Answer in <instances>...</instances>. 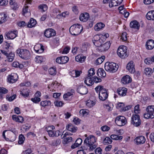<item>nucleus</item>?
Returning <instances> with one entry per match:
<instances>
[{
	"mask_svg": "<svg viewBox=\"0 0 154 154\" xmlns=\"http://www.w3.org/2000/svg\"><path fill=\"white\" fill-rule=\"evenodd\" d=\"M93 83L94 82L96 83H98L101 82V79L100 78L97 77L96 76H94L93 77Z\"/></svg>",
	"mask_w": 154,
	"mask_h": 154,
	"instance_id": "nucleus-51",
	"label": "nucleus"
},
{
	"mask_svg": "<svg viewBox=\"0 0 154 154\" xmlns=\"http://www.w3.org/2000/svg\"><path fill=\"white\" fill-rule=\"evenodd\" d=\"M97 140V138L94 136L91 135L85 140L84 143L89 148L90 150H93L97 146V144L96 143Z\"/></svg>",
	"mask_w": 154,
	"mask_h": 154,
	"instance_id": "nucleus-1",
	"label": "nucleus"
},
{
	"mask_svg": "<svg viewBox=\"0 0 154 154\" xmlns=\"http://www.w3.org/2000/svg\"><path fill=\"white\" fill-rule=\"evenodd\" d=\"M100 38V37L98 35H94L93 37L94 40L93 41L94 43H96V42L99 40Z\"/></svg>",
	"mask_w": 154,
	"mask_h": 154,
	"instance_id": "nucleus-58",
	"label": "nucleus"
},
{
	"mask_svg": "<svg viewBox=\"0 0 154 154\" xmlns=\"http://www.w3.org/2000/svg\"><path fill=\"white\" fill-rule=\"evenodd\" d=\"M48 72L51 75H56L57 72L55 68L52 67L49 69Z\"/></svg>",
	"mask_w": 154,
	"mask_h": 154,
	"instance_id": "nucleus-41",
	"label": "nucleus"
},
{
	"mask_svg": "<svg viewBox=\"0 0 154 154\" xmlns=\"http://www.w3.org/2000/svg\"><path fill=\"white\" fill-rule=\"evenodd\" d=\"M8 1L7 0H0V5L4 6L7 5Z\"/></svg>",
	"mask_w": 154,
	"mask_h": 154,
	"instance_id": "nucleus-61",
	"label": "nucleus"
},
{
	"mask_svg": "<svg viewBox=\"0 0 154 154\" xmlns=\"http://www.w3.org/2000/svg\"><path fill=\"white\" fill-rule=\"evenodd\" d=\"M35 61L38 63H41L42 61V57L39 56H37L35 58Z\"/></svg>",
	"mask_w": 154,
	"mask_h": 154,
	"instance_id": "nucleus-59",
	"label": "nucleus"
},
{
	"mask_svg": "<svg viewBox=\"0 0 154 154\" xmlns=\"http://www.w3.org/2000/svg\"><path fill=\"white\" fill-rule=\"evenodd\" d=\"M127 51V48L126 46H120L117 49V54L120 58L124 59L128 56Z\"/></svg>",
	"mask_w": 154,
	"mask_h": 154,
	"instance_id": "nucleus-5",
	"label": "nucleus"
},
{
	"mask_svg": "<svg viewBox=\"0 0 154 154\" xmlns=\"http://www.w3.org/2000/svg\"><path fill=\"white\" fill-rule=\"evenodd\" d=\"M126 68L128 71L131 73H134L135 71L134 63L130 61L127 64Z\"/></svg>",
	"mask_w": 154,
	"mask_h": 154,
	"instance_id": "nucleus-15",
	"label": "nucleus"
},
{
	"mask_svg": "<svg viewBox=\"0 0 154 154\" xmlns=\"http://www.w3.org/2000/svg\"><path fill=\"white\" fill-rule=\"evenodd\" d=\"M130 26L131 28L138 29L139 28L140 25L139 23L137 21L134 20L131 22Z\"/></svg>",
	"mask_w": 154,
	"mask_h": 154,
	"instance_id": "nucleus-21",
	"label": "nucleus"
},
{
	"mask_svg": "<svg viewBox=\"0 0 154 154\" xmlns=\"http://www.w3.org/2000/svg\"><path fill=\"white\" fill-rule=\"evenodd\" d=\"M131 123L136 127L139 126L141 124V121L139 115H133L131 117Z\"/></svg>",
	"mask_w": 154,
	"mask_h": 154,
	"instance_id": "nucleus-10",
	"label": "nucleus"
},
{
	"mask_svg": "<svg viewBox=\"0 0 154 154\" xmlns=\"http://www.w3.org/2000/svg\"><path fill=\"white\" fill-rule=\"evenodd\" d=\"M121 39H122V40L123 41H127V38L126 32H124L122 33Z\"/></svg>",
	"mask_w": 154,
	"mask_h": 154,
	"instance_id": "nucleus-50",
	"label": "nucleus"
},
{
	"mask_svg": "<svg viewBox=\"0 0 154 154\" xmlns=\"http://www.w3.org/2000/svg\"><path fill=\"white\" fill-rule=\"evenodd\" d=\"M18 77V76L16 73L11 74L8 78V81L9 83H14L17 81Z\"/></svg>",
	"mask_w": 154,
	"mask_h": 154,
	"instance_id": "nucleus-13",
	"label": "nucleus"
},
{
	"mask_svg": "<svg viewBox=\"0 0 154 154\" xmlns=\"http://www.w3.org/2000/svg\"><path fill=\"white\" fill-rule=\"evenodd\" d=\"M105 26L104 24L100 22L98 23L94 27L95 30L96 31H99L103 28Z\"/></svg>",
	"mask_w": 154,
	"mask_h": 154,
	"instance_id": "nucleus-30",
	"label": "nucleus"
},
{
	"mask_svg": "<svg viewBox=\"0 0 154 154\" xmlns=\"http://www.w3.org/2000/svg\"><path fill=\"white\" fill-rule=\"evenodd\" d=\"M95 104L94 102L90 100H88L86 103V105L89 107H91Z\"/></svg>",
	"mask_w": 154,
	"mask_h": 154,
	"instance_id": "nucleus-55",
	"label": "nucleus"
},
{
	"mask_svg": "<svg viewBox=\"0 0 154 154\" xmlns=\"http://www.w3.org/2000/svg\"><path fill=\"white\" fill-rule=\"evenodd\" d=\"M7 16L4 13H2L0 14V24H2L6 20Z\"/></svg>",
	"mask_w": 154,
	"mask_h": 154,
	"instance_id": "nucleus-37",
	"label": "nucleus"
},
{
	"mask_svg": "<svg viewBox=\"0 0 154 154\" xmlns=\"http://www.w3.org/2000/svg\"><path fill=\"white\" fill-rule=\"evenodd\" d=\"M81 71L73 70L70 72L71 75L73 77H77L80 75Z\"/></svg>",
	"mask_w": 154,
	"mask_h": 154,
	"instance_id": "nucleus-35",
	"label": "nucleus"
},
{
	"mask_svg": "<svg viewBox=\"0 0 154 154\" xmlns=\"http://www.w3.org/2000/svg\"><path fill=\"white\" fill-rule=\"evenodd\" d=\"M146 112L144 114V118L146 119L154 117V106L151 105L147 106L146 109Z\"/></svg>",
	"mask_w": 154,
	"mask_h": 154,
	"instance_id": "nucleus-7",
	"label": "nucleus"
},
{
	"mask_svg": "<svg viewBox=\"0 0 154 154\" xmlns=\"http://www.w3.org/2000/svg\"><path fill=\"white\" fill-rule=\"evenodd\" d=\"M31 100L34 103H37L40 101L41 99L39 97H35L34 98H32Z\"/></svg>",
	"mask_w": 154,
	"mask_h": 154,
	"instance_id": "nucleus-56",
	"label": "nucleus"
},
{
	"mask_svg": "<svg viewBox=\"0 0 154 154\" xmlns=\"http://www.w3.org/2000/svg\"><path fill=\"white\" fill-rule=\"evenodd\" d=\"M71 91L72 92H68L64 94L63 97L64 99L67 100V98L73 94L72 93L74 92V90H72Z\"/></svg>",
	"mask_w": 154,
	"mask_h": 154,
	"instance_id": "nucleus-46",
	"label": "nucleus"
},
{
	"mask_svg": "<svg viewBox=\"0 0 154 154\" xmlns=\"http://www.w3.org/2000/svg\"><path fill=\"white\" fill-rule=\"evenodd\" d=\"M144 72L146 75H150L152 73V71L151 69L149 68H146L144 70Z\"/></svg>",
	"mask_w": 154,
	"mask_h": 154,
	"instance_id": "nucleus-44",
	"label": "nucleus"
},
{
	"mask_svg": "<svg viewBox=\"0 0 154 154\" xmlns=\"http://www.w3.org/2000/svg\"><path fill=\"white\" fill-rule=\"evenodd\" d=\"M77 91L81 94H85L88 92V89L84 86H79L77 89Z\"/></svg>",
	"mask_w": 154,
	"mask_h": 154,
	"instance_id": "nucleus-14",
	"label": "nucleus"
},
{
	"mask_svg": "<svg viewBox=\"0 0 154 154\" xmlns=\"http://www.w3.org/2000/svg\"><path fill=\"white\" fill-rule=\"evenodd\" d=\"M82 26L78 24L72 26L69 29V31L72 35H77L79 34L83 30Z\"/></svg>",
	"mask_w": 154,
	"mask_h": 154,
	"instance_id": "nucleus-3",
	"label": "nucleus"
},
{
	"mask_svg": "<svg viewBox=\"0 0 154 154\" xmlns=\"http://www.w3.org/2000/svg\"><path fill=\"white\" fill-rule=\"evenodd\" d=\"M102 151V149L100 147L97 148L95 150V152L96 154H101Z\"/></svg>",
	"mask_w": 154,
	"mask_h": 154,
	"instance_id": "nucleus-63",
	"label": "nucleus"
},
{
	"mask_svg": "<svg viewBox=\"0 0 154 154\" xmlns=\"http://www.w3.org/2000/svg\"><path fill=\"white\" fill-rule=\"evenodd\" d=\"M28 6H25L23 8V14L25 16H28L30 15V11L28 10Z\"/></svg>",
	"mask_w": 154,
	"mask_h": 154,
	"instance_id": "nucleus-36",
	"label": "nucleus"
},
{
	"mask_svg": "<svg viewBox=\"0 0 154 154\" xmlns=\"http://www.w3.org/2000/svg\"><path fill=\"white\" fill-rule=\"evenodd\" d=\"M8 90L7 89L3 87H0V93L5 94L8 92Z\"/></svg>",
	"mask_w": 154,
	"mask_h": 154,
	"instance_id": "nucleus-57",
	"label": "nucleus"
},
{
	"mask_svg": "<svg viewBox=\"0 0 154 154\" xmlns=\"http://www.w3.org/2000/svg\"><path fill=\"white\" fill-rule=\"evenodd\" d=\"M62 64H64L68 62L69 60V57L67 56L61 57Z\"/></svg>",
	"mask_w": 154,
	"mask_h": 154,
	"instance_id": "nucleus-48",
	"label": "nucleus"
},
{
	"mask_svg": "<svg viewBox=\"0 0 154 154\" xmlns=\"http://www.w3.org/2000/svg\"><path fill=\"white\" fill-rule=\"evenodd\" d=\"M36 21L33 18H31L28 22V24H27V26L29 28H32L36 24Z\"/></svg>",
	"mask_w": 154,
	"mask_h": 154,
	"instance_id": "nucleus-28",
	"label": "nucleus"
},
{
	"mask_svg": "<svg viewBox=\"0 0 154 154\" xmlns=\"http://www.w3.org/2000/svg\"><path fill=\"white\" fill-rule=\"evenodd\" d=\"M137 144H141L144 143L146 140L145 137L143 136H140L137 137L135 139Z\"/></svg>",
	"mask_w": 154,
	"mask_h": 154,
	"instance_id": "nucleus-17",
	"label": "nucleus"
},
{
	"mask_svg": "<svg viewBox=\"0 0 154 154\" xmlns=\"http://www.w3.org/2000/svg\"><path fill=\"white\" fill-rule=\"evenodd\" d=\"M2 136L7 141H14L16 138V136L14 133L9 130L4 131L2 133Z\"/></svg>",
	"mask_w": 154,
	"mask_h": 154,
	"instance_id": "nucleus-6",
	"label": "nucleus"
},
{
	"mask_svg": "<svg viewBox=\"0 0 154 154\" xmlns=\"http://www.w3.org/2000/svg\"><path fill=\"white\" fill-rule=\"evenodd\" d=\"M17 53L19 54V56L25 60L29 59L30 57V52L26 49H18L16 51Z\"/></svg>",
	"mask_w": 154,
	"mask_h": 154,
	"instance_id": "nucleus-8",
	"label": "nucleus"
},
{
	"mask_svg": "<svg viewBox=\"0 0 154 154\" xmlns=\"http://www.w3.org/2000/svg\"><path fill=\"white\" fill-rule=\"evenodd\" d=\"M95 90L97 93H99V97L100 100L104 101L107 98L108 94L107 90L103 86H98L95 88Z\"/></svg>",
	"mask_w": 154,
	"mask_h": 154,
	"instance_id": "nucleus-2",
	"label": "nucleus"
},
{
	"mask_svg": "<svg viewBox=\"0 0 154 154\" xmlns=\"http://www.w3.org/2000/svg\"><path fill=\"white\" fill-rule=\"evenodd\" d=\"M84 82L87 85L91 86L93 84V77L88 76L85 78Z\"/></svg>",
	"mask_w": 154,
	"mask_h": 154,
	"instance_id": "nucleus-23",
	"label": "nucleus"
},
{
	"mask_svg": "<svg viewBox=\"0 0 154 154\" xmlns=\"http://www.w3.org/2000/svg\"><path fill=\"white\" fill-rule=\"evenodd\" d=\"M14 54L11 52L9 54H8L7 56L6 57L8 58V61L9 62H11L13 61L14 59Z\"/></svg>",
	"mask_w": 154,
	"mask_h": 154,
	"instance_id": "nucleus-38",
	"label": "nucleus"
},
{
	"mask_svg": "<svg viewBox=\"0 0 154 154\" xmlns=\"http://www.w3.org/2000/svg\"><path fill=\"white\" fill-rule=\"evenodd\" d=\"M127 91V88L123 87L118 88L117 89V92L119 95L123 96H125L126 95Z\"/></svg>",
	"mask_w": 154,
	"mask_h": 154,
	"instance_id": "nucleus-20",
	"label": "nucleus"
},
{
	"mask_svg": "<svg viewBox=\"0 0 154 154\" xmlns=\"http://www.w3.org/2000/svg\"><path fill=\"white\" fill-rule=\"evenodd\" d=\"M17 36V32L14 30L11 31L7 34L5 36V38L7 39H13Z\"/></svg>",
	"mask_w": 154,
	"mask_h": 154,
	"instance_id": "nucleus-12",
	"label": "nucleus"
},
{
	"mask_svg": "<svg viewBox=\"0 0 154 154\" xmlns=\"http://www.w3.org/2000/svg\"><path fill=\"white\" fill-rule=\"evenodd\" d=\"M101 129L103 131H106L110 129V128L107 126L104 125L101 127Z\"/></svg>",
	"mask_w": 154,
	"mask_h": 154,
	"instance_id": "nucleus-60",
	"label": "nucleus"
},
{
	"mask_svg": "<svg viewBox=\"0 0 154 154\" xmlns=\"http://www.w3.org/2000/svg\"><path fill=\"white\" fill-rule=\"evenodd\" d=\"M49 135L50 137H58L59 136L60 131H55L54 130L48 132Z\"/></svg>",
	"mask_w": 154,
	"mask_h": 154,
	"instance_id": "nucleus-32",
	"label": "nucleus"
},
{
	"mask_svg": "<svg viewBox=\"0 0 154 154\" xmlns=\"http://www.w3.org/2000/svg\"><path fill=\"white\" fill-rule=\"evenodd\" d=\"M55 128L54 126L52 125L51 126H48L46 128V131L48 132L51 131L53 130Z\"/></svg>",
	"mask_w": 154,
	"mask_h": 154,
	"instance_id": "nucleus-62",
	"label": "nucleus"
},
{
	"mask_svg": "<svg viewBox=\"0 0 154 154\" xmlns=\"http://www.w3.org/2000/svg\"><path fill=\"white\" fill-rule=\"evenodd\" d=\"M9 3L11 8L14 10H15L18 8V5L15 1V0H10Z\"/></svg>",
	"mask_w": 154,
	"mask_h": 154,
	"instance_id": "nucleus-33",
	"label": "nucleus"
},
{
	"mask_svg": "<svg viewBox=\"0 0 154 154\" xmlns=\"http://www.w3.org/2000/svg\"><path fill=\"white\" fill-rule=\"evenodd\" d=\"M105 58L104 56H102L98 58L96 61V63L97 64H101Z\"/></svg>",
	"mask_w": 154,
	"mask_h": 154,
	"instance_id": "nucleus-39",
	"label": "nucleus"
},
{
	"mask_svg": "<svg viewBox=\"0 0 154 154\" xmlns=\"http://www.w3.org/2000/svg\"><path fill=\"white\" fill-rule=\"evenodd\" d=\"M110 138L116 140H121L123 138V137L122 136H119L115 134H112L110 136Z\"/></svg>",
	"mask_w": 154,
	"mask_h": 154,
	"instance_id": "nucleus-40",
	"label": "nucleus"
},
{
	"mask_svg": "<svg viewBox=\"0 0 154 154\" xmlns=\"http://www.w3.org/2000/svg\"><path fill=\"white\" fill-rule=\"evenodd\" d=\"M97 74L98 76L105 77L106 76V73L104 70L102 68L99 69L97 72Z\"/></svg>",
	"mask_w": 154,
	"mask_h": 154,
	"instance_id": "nucleus-34",
	"label": "nucleus"
},
{
	"mask_svg": "<svg viewBox=\"0 0 154 154\" xmlns=\"http://www.w3.org/2000/svg\"><path fill=\"white\" fill-rule=\"evenodd\" d=\"M29 90L27 88H23L20 91V93L24 97H27L29 95Z\"/></svg>",
	"mask_w": 154,
	"mask_h": 154,
	"instance_id": "nucleus-31",
	"label": "nucleus"
},
{
	"mask_svg": "<svg viewBox=\"0 0 154 154\" xmlns=\"http://www.w3.org/2000/svg\"><path fill=\"white\" fill-rule=\"evenodd\" d=\"M45 36L48 38L54 36L56 34L55 31L52 29H46L44 32Z\"/></svg>",
	"mask_w": 154,
	"mask_h": 154,
	"instance_id": "nucleus-11",
	"label": "nucleus"
},
{
	"mask_svg": "<svg viewBox=\"0 0 154 154\" xmlns=\"http://www.w3.org/2000/svg\"><path fill=\"white\" fill-rule=\"evenodd\" d=\"M72 140V138L71 137H68L65 138L63 140L64 143L65 144L67 143L71 142Z\"/></svg>",
	"mask_w": 154,
	"mask_h": 154,
	"instance_id": "nucleus-53",
	"label": "nucleus"
},
{
	"mask_svg": "<svg viewBox=\"0 0 154 154\" xmlns=\"http://www.w3.org/2000/svg\"><path fill=\"white\" fill-rule=\"evenodd\" d=\"M88 47V44H84L83 45L82 47V50L83 51H86Z\"/></svg>",
	"mask_w": 154,
	"mask_h": 154,
	"instance_id": "nucleus-64",
	"label": "nucleus"
},
{
	"mask_svg": "<svg viewBox=\"0 0 154 154\" xmlns=\"http://www.w3.org/2000/svg\"><path fill=\"white\" fill-rule=\"evenodd\" d=\"M89 14L87 13L81 14L79 17V19L84 22L87 21L89 18Z\"/></svg>",
	"mask_w": 154,
	"mask_h": 154,
	"instance_id": "nucleus-18",
	"label": "nucleus"
},
{
	"mask_svg": "<svg viewBox=\"0 0 154 154\" xmlns=\"http://www.w3.org/2000/svg\"><path fill=\"white\" fill-rule=\"evenodd\" d=\"M110 41H108L105 44L101 45V49L103 51H105L108 50L110 46Z\"/></svg>",
	"mask_w": 154,
	"mask_h": 154,
	"instance_id": "nucleus-25",
	"label": "nucleus"
},
{
	"mask_svg": "<svg viewBox=\"0 0 154 154\" xmlns=\"http://www.w3.org/2000/svg\"><path fill=\"white\" fill-rule=\"evenodd\" d=\"M112 142V140L109 137H106L103 140V143L105 145L111 144Z\"/></svg>",
	"mask_w": 154,
	"mask_h": 154,
	"instance_id": "nucleus-42",
	"label": "nucleus"
},
{
	"mask_svg": "<svg viewBox=\"0 0 154 154\" xmlns=\"http://www.w3.org/2000/svg\"><path fill=\"white\" fill-rule=\"evenodd\" d=\"M82 140L81 138H79L77 139L75 143L71 146L72 149H74L80 145L82 143Z\"/></svg>",
	"mask_w": 154,
	"mask_h": 154,
	"instance_id": "nucleus-29",
	"label": "nucleus"
},
{
	"mask_svg": "<svg viewBox=\"0 0 154 154\" xmlns=\"http://www.w3.org/2000/svg\"><path fill=\"white\" fill-rule=\"evenodd\" d=\"M131 79L128 75L124 76L121 79L122 83L124 84H126L131 82Z\"/></svg>",
	"mask_w": 154,
	"mask_h": 154,
	"instance_id": "nucleus-19",
	"label": "nucleus"
},
{
	"mask_svg": "<svg viewBox=\"0 0 154 154\" xmlns=\"http://www.w3.org/2000/svg\"><path fill=\"white\" fill-rule=\"evenodd\" d=\"M12 118L16 122L23 123V118L20 116H17L16 115H13L12 116Z\"/></svg>",
	"mask_w": 154,
	"mask_h": 154,
	"instance_id": "nucleus-22",
	"label": "nucleus"
},
{
	"mask_svg": "<svg viewBox=\"0 0 154 154\" xmlns=\"http://www.w3.org/2000/svg\"><path fill=\"white\" fill-rule=\"evenodd\" d=\"M55 105L57 107H61L63 104L62 102L61 101H56L54 102Z\"/></svg>",
	"mask_w": 154,
	"mask_h": 154,
	"instance_id": "nucleus-54",
	"label": "nucleus"
},
{
	"mask_svg": "<svg viewBox=\"0 0 154 154\" xmlns=\"http://www.w3.org/2000/svg\"><path fill=\"white\" fill-rule=\"evenodd\" d=\"M51 103L49 100H45L42 101L40 103L41 105L45 107L51 105Z\"/></svg>",
	"mask_w": 154,
	"mask_h": 154,
	"instance_id": "nucleus-43",
	"label": "nucleus"
},
{
	"mask_svg": "<svg viewBox=\"0 0 154 154\" xmlns=\"http://www.w3.org/2000/svg\"><path fill=\"white\" fill-rule=\"evenodd\" d=\"M86 58L85 56L82 54H79L75 57V60L76 61L82 63L85 61Z\"/></svg>",
	"mask_w": 154,
	"mask_h": 154,
	"instance_id": "nucleus-26",
	"label": "nucleus"
},
{
	"mask_svg": "<svg viewBox=\"0 0 154 154\" xmlns=\"http://www.w3.org/2000/svg\"><path fill=\"white\" fill-rule=\"evenodd\" d=\"M146 47L148 50L152 49L154 47V41L153 40H149L146 44Z\"/></svg>",
	"mask_w": 154,
	"mask_h": 154,
	"instance_id": "nucleus-16",
	"label": "nucleus"
},
{
	"mask_svg": "<svg viewBox=\"0 0 154 154\" xmlns=\"http://www.w3.org/2000/svg\"><path fill=\"white\" fill-rule=\"evenodd\" d=\"M147 19L154 20V10L148 12L146 15Z\"/></svg>",
	"mask_w": 154,
	"mask_h": 154,
	"instance_id": "nucleus-24",
	"label": "nucleus"
},
{
	"mask_svg": "<svg viewBox=\"0 0 154 154\" xmlns=\"http://www.w3.org/2000/svg\"><path fill=\"white\" fill-rule=\"evenodd\" d=\"M94 74V68H91L88 70V76L91 77Z\"/></svg>",
	"mask_w": 154,
	"mask_h": 154,
	"instance_id": "nucleus-52",
	"label": "nucleus"
},
{
	"mask_svg": "<svg viewBox=\"0 0 154 154\" xmlns=\"http://www.w3.org/2000/svg\"><path fill=\"white\" fill-rule=\"evenodd\" d=\"M118 65L116 63L113 62H106L104 66L105 70L110 72H116L118 68Z\"/></svg>",
	"mask_w": 154,
	"mask_h": 154,
	"instance_id": "nucleus-4",
	"label": "nucleus"
},
{
	"mask_svg": "<svg viewBox=\"0 0 154 154\" xmlns=\"http://www.w3.org/2000/svg\"><path fill=\"white\" fill-rule=\"evenodd\" d=\"M118 5L116 1L115 0H112L110 2L109 6V7L112 8L114 6H116Z\"/></svg>",
	"mask_w": 154,
	"mask_h": 154,
	"instance_id": "nucleus-47",
	"label": "nucleus"
},
{
	"mask_svg": "<svg viewBox=\"0 0 154 154\" xmlns=\"http://www.w3.org/2000/svg\"><path fill=\"white\" fill-rule=\"evenodd\" d=\"M66 129L73 133L76 132L78 129L77 127H75L71 125H68L66 126Z\"/></svg>",
	"mask_w": 154,
	"mask_h": 154,
	"instance_id": "nucleus-27",
	"label": "nucleus"
},
{
	"mask_svg": "<svg viewBox=\"0 0 154 154\" xmlns=\"http://www.w3.org/2000/svg\"><path fill=\"white\" fill-rule=\"evenodd\" d=\"M38 8L39 9H41L44 12L47 10L48 8L46 5L45 4H42L39 5L38 6Z\"/></svg>",
	"mask_w": 154,
	"mask_h": 154,
	"instance_id": "nucleus-49",
	"label": "nucleus"
},
{
	"mask_svg": "<svg viewBox=\"0 0 154 154\" xmlns=\"http://www.w3.org/2000/svg\"><path fill=\"white\" fill-rule=\"evenodd\" d=\"M116 124L118 126H122L124 125L127 122L126 118L123 116L117 117L115 120Z\"/></svg>",
	"mask_w": 154,
	"mask_h": 154,
	"instance_id": "nucleus-9",
	"label": "nucleus"
},
{
	"mask_svg": "<svg viewBox=\"0 0 154 154\" xmlns=\"http://www.w3.org/2000/svg\"><path fill=\"white\" fill-rule=\"evenodd\" d=\"M25 139V137L22 134L20 135L19 137L18 143L20 144H23Z\"/></svg>",
	"mask_w": 154,
	"mask_h": 154,
	"instance_id": "nucleus-45",
	"label": "nucleus"
}]
</instances>
